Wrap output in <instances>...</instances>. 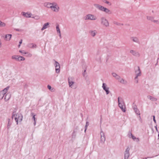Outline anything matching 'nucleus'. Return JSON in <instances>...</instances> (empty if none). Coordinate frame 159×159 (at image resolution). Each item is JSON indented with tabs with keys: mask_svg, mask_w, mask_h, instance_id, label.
<instances>
[{
	"mask_svg": "<svg viewBox=\"0 0 159 159\" xmlns=\"http://www.w3.org/2000/svg\"><path fill=\"white\" fill-rule=\"evenodd\" d=\"M44 7L50 9L53 12L57 13L60 10V8L58 4L55 2H46L44 3Z\"/></svg>",
	"mask_w": 159,
	"mask_h": 159,
	"instance_id": "obj_1",
	"label": "nucleus"
},
{
	"mask_svg": "<svg viewBox=\"0 0 159 159\" xmlns=\"http://www.w3.org/2000/svg\"><path fill=\"white\" fill-rule=\"evenodd\" d=\"M12 117V119H14L17 125L19 122L21 121L22 120L23 116L20 112L15 111L13 112Z\"/></svg>",
	"mask_w": 159,
	"mask_h": 159,
	"instance_id": "obj_2",
	"label": "nucleus"
},
{
	"mask_svg": "<svg viewBox=\"0 0 159 159\" xmlns=\"http://www.w3.org/2000/svg\"><path fill=\"white\" fill-rule=\"evenodd\" d=\"M94 6L100 11L103 12L107 14H111V11L108 8L98 4L95 3L94 4Z\"/></svg>",
	"mask_w": 159,
	"mask_h": 159,
	"instance_id": "obj_3",
	"label": "nucleus"
},
{
	"mask_svg": "<svg viewBox=\"0 0 159 159\" xmlns=\"http://www.w3.org/2000/svg\"><path fill=\"white\" fill-rule=\"evenodd\" d=\"M84 19L85 20H95L97 19V17L93 14H89L85 16Z\"/></svg>",
	"mask_w": 159,
	"mask_h": 159,
	"instance_id": "obj_4",
	"label": "nucleus"
},
{
	"mask_svg": "<svg viewBox=\"0 0 159 159\" xmlns=\"http://www.w3.org/2000/svg\"><path fill=\"white\" fill-rule=\"evenodd\" d=\"M101 24L104 27H108L109 26V23L108 20L105 17H102L101 18Z\"/></svg>",
	"mask_w": 159,
	"mask_h": 159,
	"instance_id": "obj_5",
	"label": "nucleus"
},
{
	"mask_svg": "<svg viewBox=\"0 0 159 159\" xmlns=\"http://www.w3.org/2000/svg\"><path fill=\"white\" fill-rule=\"evenodd\" d=\"M102 88L103 90L105 91L107 95L109 94L110 92L109 88L107 84L105 83H103Z\"/></svg>",
	"mask_w": 159,
	"mask_h": 159,
	"instance_id": "obj_6",
	"label": "nucleus"
},
{
	"mask_svg": "<svg viewBox=\"0 0 159 159\" xmlns=\"http://www.w3.org/2000/svg\"><path fill=\"white\" fill-rule=\"evenodd\" d=\"M12 59H15L17 61H20L25 60V58L22 56L18 55H13L11 57Z\"/></svg>",
	"mask_w": 159,
	"mask_h": 159,
	"instance_id": "obj_7",
	"label": "nucleus"
},
{
	"mask_svg": "<svg viewBox=\"0 0 159 159\" xmlns=\"http://www.w3.org/2000/svg\"><path fill=\"white\" fill-rule=\"evenodd\" d=\"M68 82L69 85L70 87L73 89L75 88V87H74V86L75 82L73 78L72 77H69L68 79Z\"/></svg>",
	"mask_w": 159,
	"mask_h": 159,
	"instance_id": "obj_8",
	"label": "nucleus"
},
{
	"mask_svg": "<svg viewBox=\"0 0 159 159\" xmlns=\"http://www.w3.org/2000/svg\"><path fill=\"white\" fill-rule=\"evenodd\" d=\"M137 68V70L135 71L136 77L135 78L137 83L138 82V77L140 76L141 75V72L139 67H138Z\"/></svg>",
	"mask_w": 159,
	"mask_h": 159,
	"instance_id": "obj_9",
	"label": "nucleus"
},
{
	"mask_svg": "<svg viewBox=\"0 0 159 159\" xmlns=\"http://www.w3.org/2000/svg\"><path fill=\"white\" fill-rule=\"evenodd\" d=\"M54 65L55 67V70L56 73H59L60 71V65L59 63L56 61H55Z\"/></svg>",
	"mask_w": 159,
	"mask_h": 159,
	"instance_id": "obj_10",
	"label": "nucleus"
},
{
	"mask_svg": "<svg viewBox=\"0 0 159 159\" xmlns=\"http://www.w3.org/2000/svg\"><path fill=\"white\" fill-rule=\"evenodd\" d=\"M129 151V148H126L124 152V159H129L130 155Z\"/></svg>",
	"mask_w": 159,
	"mask_h": 159,
	"instance_id": "obj_11",
	"label": "nucleus"
},
{
	"mask_svg": "<svg viewBox=\"0 0 159 159\" xmlns=\"http://www.w3.org/2000/svg\"><path fill=\"white\" fill-rule=\"evenodd\" d=\"M21 14L22 16L26 18H32V16H33L32 14L30 12H22Z\"/></svg>",
	"mask_w": 159,
	"mask_h": 159,
	"instance_id": "obj_12",
	"label": "nucleus"
},
{
	"mask_svg": "<svg viewBox=\"0 0 159 159\" xmlns=\"http://www.w3.org/2000/svg\"><path fill=\"white\" fill-rule=\"evenodd\" d=\"M128 136L129 138L132 139L134 141H135L136 142H139V138H136L131 133H130L128 134Z\"/></svg>",
	"mask_w": 159,
	"mask_h": 159,
	"instance_id": "obj_13",
	"label": "nucleus"
},
{
	"mask_svg": "<svg viewBox=\"0 0 159 159\" xmlns=\"http://www.w3.org/2000/svg\"><path fill=\"white\" fill-rule=\"evenodd\" d=\"M100 135L101 142L102 143H103L105 141V136L104 132L102 131H101L100 132Z\"/></svg>",
	"mask_w": 159,
	"mask_h": 159,
	"instance_id": "obj_14",
	"label": "nucleus"
},
{
	"mask_svg": "<svg viewBox=\"0 0 159 159\" xmlns=\"http://www.w3.org/2000/svg\"><path fill=\"white\" fill-rule=\"evenodd\" d=\"M89 34L91 37H94L97 34V31L96 30H89Z\"/></svg>",
	"mask_w": 159,
	"mask_h": 159,
	"instance_id": "obj_15",
	"label": "nucleus"
},
{
	"mask_svg": "<svg viewBox=\"0 0 159 159\" xmlns=\"http://www.w3.org/2000/svg\"><path fill=\"white\" fill-rule=\"evenodd\" d=\"M130 52L133 56H135L136 57H139L140 56V54L138 52L135 51L134 50H130Z\"/></svg>",
	"mask_w": 159,
	"mask_h": 159,
	"instance_id": "obj_16",
	"label": "nucleus"
},
{
	"mask_svg": "<svg viewBox=\"0 0 159 159\" xmlns=\"http://www.w3.org/2000/svg\"><path fill=\"white\" fill-rule=\"evenodd\" d=\"M56 30L57 34L59 35L60 38H61V31L59 27V25L57 24L56 25Z\"/></svg>",
	"mask_w": 159,
	"mask_h": 159,
	"instance_id": "obj_17",
	"label": "nucleus"
},
{
	"mask_svg": "<svg viewBox=\"0 0 159 159\" xmlns=\"http://www.w3.org/2000/svg\"><path fill=\"white\" fill-rule=\"evenodd\" d=\"M49 23L48 22H47L44 23L43 27L41 29V31H43L44 30L46 29L47 28H48L49 26Z\"/></svg>",
	"mask_w": 159,
	"mask_h": 159,
	"instance_id": "obj_18",
	"label": "nucleus"
},
{
	"mask_svg": "<svg viewBox=\"0 0 159 159\" xmlns=\"http://www.w3.org/2000/svg\"><path fill=\"white\" fill-rule=\"evenodd\" d=\"M12 35L11 34H7L5 35V40L6 41H9Z\"/></svg>",
	"mask_w": 159,
	"mask_h": 159,
	"instance_id": "obj_19",
	"label": "nucleus"
},
{
	"mask_svg": "<svg viewBox=\"0 0 159 159\" xmlns=\"http://www.w3.org/2000/svg\"><path fill=\"white\" fill-rule=\"evenodd\" d=\"M118 102L119 107L125 106L122 100H120L119 97L118 98Z\"/></svg>",
	"mask_w": 159,
	"mask_h": 159,
	"instance_id": "obj_20",
	"label": "nucleus"
},
{
	"mask_svg": "<svg viewBox=\"0 0 159 159\" xmlns=\"http://www.w3.org/2000/svg\"><path fill=\"white\" fill-rule=\"evenodd\" d=\"M9 88V87L8 86V87H7L6 88L4 89L1 92L2 94L3 95H4L8 91Z\"/></svg>",
	"mask_w": 159,
	"mask_h": 159,
	"instance_id": "obj_21",
	"label": "nucleus"
},
{
	"mask_svg": "<svg viewBox=\"0 0 159 159\" xmlns=\"http://www.w3.org/2000/svg\"><path fill=\"white\" fill-rule=\"evenodd\" d=\"M112 75L113 77H115V78L117 80H119L120 79V76L116 73H112Z\"/></svg>",
	"mask_w": 159,
	"mask_h": 159,
	"instance_id": "obj_22",
	"label": "nucleus"
},
{
	"mask_svg": "<svg viewBox=\"0 0 159 159\" xmlns=\"http://www.w3.org/2000/svg\"><path fill=\"white\" fill-rule=\"evenodd\" d=\"M147 97L148 99L152 101H155L157 100V99L156 98L150 95L148 96Z\"/></svg>",
	"mask_w": 159,
	"mask_h": 159,
	"instance_id": "obj_23",
	"label": "nucleus"
},
{
	"mask_svg": "<svg viewBox=\"0 0 159 159\" xmlns=\"http://www.w3.org/2000/svg\"><path fill=\"white\" fill-rule=\"evenodd\" d=\"M27 46L28 47L30 48H36L37 47L36 45L35 44L32 43L28 44Z\"/></svg>",
	"mask_w": 159,
	"mask_h": 159,
	"instance_id": "obj_24",
	"label": "nucleus"
},
{
	"mask_svg": "<svg viewBox=\"0 0 159 159\" xmlns=\"http://www.w3.org/2000/svg\"><path fill=\"white\" fill-rule=\"evenodd\" d=\"M131 39L134 42L138 43L139 41L138 39L135 37H132L131 38Z\"/></svg>",
	"mask_w": 159,
	"mask_h": 159,
	"instance_id": "obj_25",
	"label": "nucleus"
},
{
	"mask_svg": "<svg viewBox=\"0 0 159 159\" xmlns=\"http://www.w3.org/2000/svg\"><path fill=\"white\" fill-rule=\"evenodd\" d=\"M121 83L123 84H126L127 83V81L121 78L120 77V79L119 80H118Z\"/></svg>",
	"mask_w": 159,
	"mask_h": 159,
	"instance_id": "obj_26",
	"label": "nucleus"
},
{
	"mask_svg": "<svg viewBox=\"0 0 159 159\" xmlns=\"http://www.w3.org/2000/svg\"><path fill=\"white\" fill-rule=\"evenodd\" d=\"M11 97V96L9 94H7L4 97L5 101H7L9 100Z\"/></svg>",
	"mask_w": 159,
	"mask_h": 159,
	"instance_id": "obj_27",
	"label": "nucleus"
},
{
	"mask_svg": "<svg viewBox=\"0 0 159 159\" xmlns=\"http://www.w3.org/2000/svg\"><path fill=\"white\" fill-rule=\"evenodd\" d=\"M147 19L148 20H150L152 21L154 19V17L152 16H146Z\"/></svg>",
	"mask_w": 159,
	"mask_h": 159,
	"instance_id": "obj_28",
	"label": "nucleus"
},
{
	"mask_svg": "<svg viewBox=\"0 0 159 159\" xmlns=\"http://www.w3.org/2000/svg\"><path fill=\"white\" fill-rule=\"evenodd\" d=\"M104 2L105 4H107L109 6H111L112 4L111 2L107 0H105Z\"/></svg>",
	"mask_w": 159,
	"mask_h": 159,
	"instance_id": "obj_29",
	"label": "nucleus"
},
{
	"mask_svg": "<svg viewBox=\"0 0 159 159\" xmlns=\"http://www.w3.org/2000/svg\"><path fill=\"white\" fill-rule=\"evenodd\" d=\"M134 109L135 112L137 115H140V112L137 108H136L134 107Z\"/></svg>",
	"mask_w": 159,
	"mask_h": 159,
	"instance_id": "obj_30",
	"label": "nucleus"
},
{
	"mask_svg": "<svg viewBox=\"0 0 159 159\" xmlns=\"http://www.w3.org/2000/svg\"><path fill=\"white\" fill-rule=\"evenodd\" d=\"M48 89L52 92H54L55 91V89L53 88H52L51 86L49 85H48Z\"/></svg>",
	"mask_w": 159,
	"mask_h": 159,
	"instance_id": "obj_31",
	"label": "nucleus"
},
{
	"mask_svg": "<svg viewBox=\"0 0 159 159\" xmlns=\"http://www.w3.org/2000/svg\"><path fill=\"white\" fill-rule=\"evenodd\" d=\"M32 18L36 20H39L40 19V16L38 15H35L34 16H32Z\"/></svg>",
	"mask_w": 159,
	"mask_h": 159,
	"instance_id": "obj_32",
	"label": "nucleus"
},
{
	"mask_svg": "<svg viewBox=\"0 0 159 159\" xmlns=\"http://www.w3.org/2000/svg\"><path fill=\"white\" fill-rule=\"evenodd\" d=\"M31 115L33 116V119H34V125H36V120H35V115L34 114V113H31Z\"/></svg>",
	"mask_w": 159,
	"mask_h": 159,
	"instance_id": "obj_33",
	"label": "nucleus"
},
{
	"mask_svg": "<svg viewBox=\"0 0 159 159\" xmlns=\"http://www.w3.org/2000/svg\"><path fill=\"white\" fill-rule=\"evenodd\" d=\"M120 107L121 109V110L123 112H125L126 110H125V106Z\"/></svg>",
	"mask_w": 159,
	"mask_h": 159,
	"instance_id": "obj_34",
	"label": "nucleus"
},
{
	"mask_svg": "<svg viewBox=\"0 0 159 159\" xmlns=\"http://www.w3.org/2000/svg\"><path fill=\"white\" fill-rule=\"evenodd\" d=\"M26 56L28 57H31L32 56V54L30 52H26Z\"/></svg>",
	"mask_w": 159,
	"mask_h": 159,
	"instance_id": "obj_35",
	"label": "nucleus"
},
{
	"mask_svg": "<svg viewBox=\"0 0 159 159\" xmlns=\"http://www.w3.org/2000/svg\"><path fill=\"white\" fill-rule=\"evenodd\" d=\"M19 52L21 53L22 55H24V54H26V52L24 50H20L19 51Z\"/></svg>",
	"mask_w": 159,
	"mask_h": 159,
	"instance_id": "obj_36",
	"label": "nucleus"
},
{
	"mask_svg": "<svg viewBox=\"0 0 159 159\" xmlns=\"http://www.w3.org/2000/svg\"><path fill=\"white\" fill-rule=\"evenodd\" d=\"M152 22L157 24H159V21L158 20H155L154 19Z\"/></svg>",
	"mask_w": 159,
	"mask_h": 159,
	"instance_id": "obj_37",
	"label": "nucleus"
},
{
	"mask_svg": "<svg viewBox=\"0 0 159 159\" xmlns=\"http://www.w3.org/2000/svg\"><path fill=\"white\" fill-rule=\"evenodd\" d=\"M89 125V123L88 122H86V125L85 126V130H84L85 132L86 131V129H87V127H88V126Z\"/></svg>",
	"mask_w": 159,
	"mask_h": 159,
	"instance_id": "obj_38",
	"label": "nucleus"
},
{
	"mask_svg": "<svg viewBox=\"0 0 159 159\" xmlns=\"http://www.w3.org/2000/svg\"><path fill=\"white\" fill-rule=\"evenodd\" d=\"M6 26V24L4 22H1V26L4 27Z\"/></svg>",
	"mask_w": 159,
	"mask_h": 159,
	"instance_id": "obj_39",
	"label": "nucleus"
},
{
	"mask_svg": "<svg viewBox=\"0 0 159 159\" xmlns=\"http://www.w3.org/2000/svg\"><path fill=\"white\" fill-rule=\"evenodd\" d=\"M152 117H153V120L154 123H156V121L155 120V116H153Z\"/></svg>",
	"mask_w": 159,
	"mask_h": 159,
	"instance_id": "obj_40",
	"label": "nucleus"
},
{
	"mask_svg": "<svg viewBox=\"0 0 159 159\" xmlns=\"http://www.w3.org/2000/svg\"><path fill=\"white\" fill-rule=\"evenodd\" d=\"M11 124V123H10V121H8V123L7 125V127L8 128H9L10 127Z\"/></svg>",
	"mask_w": 159,
	"mask_h": 159,
	"instance_id": "obj_41",
	"label": "nucleus"
},
{
	"mask_svg": "<svg viewBox=\"0 0 159 159\" xmlns=\"http://www.w3.org/2000/svg\"><path fill=\"white\" fill-rule=\"evenodd\" d=\"M22 42V40H21V41L19 42V44H21Z\"/></svg>",
	"mask_w": 159,
	"mask_h": 159,
	"instance_id": "obj_42",
	"label": "nucleus"
},
{
	"mask_svg": "<svg viewBox=\"0 0 159 159\" xmlns=\"http://www.w3.org/2000/svg\"><path fill=\"white\" fill-rule=\"evenodd\" d=\"M155 128L157 130V126H155Z\"/></svg>",
	"mask_w": 159,
	"mask_h": 159,
	"instance_id": "obj_43",
	"label": "nucleus"
},
{
	"mask_svg": "<svg viewBox=\"0 0 159 159\" xmlns=\"http://www.w3.org/2000/svg\"><path fill=\"white\" fill-rule=\"evenodd\" d=\"M117 25H123V24H120V23H118V24H117Z\"/></svg>",
	"mask_w": 159,
	"mask_h": 159,
	"instance_id": "obj_44",
	"label": "nucleus"
},
{
	"mask_svg": "<svg viewBox=\"0 0 159 159\" xmlns=\"http://www.w3.org/2000/svg\"><path fill=\"white\" fill-rule=\"evenodd\" d=\"M20 44H19L18 45V47H20Z\"/></svg>",
	"mask_w": 159,
	"mask_h": 159,
	"instance_id": "obj_45",
	"label": "nucleus"
},
{
	"mask_svg": "<svg viewBox=\"0 0 159 159\" xmlns=\"http://www.w3.org/2000/svg\"><path fill=\"white\" fill-rule=\"evenodd\" d=\"M48 159H52L51 158H49Z\"/></svg>",
	"mask_w": 159,
	"mask_h": 159,
	"instance_id": "obj_46",
	"label": "nucleus"
},
{
	"mask_svg": "<svg viewBox=\"0 0 159 159\" xmlns=\"http://www.w3.org/2000/svg\"><path fill=\"white\" fill-rule=\"evenodd\" d=\"M158 137H159V134H158Z\"/></svg>",
	"mask_w": 159,
	"mask_h": 159,
	"instance_id": "obj_47",
	"label": "nucleus"
}]
</instances>
